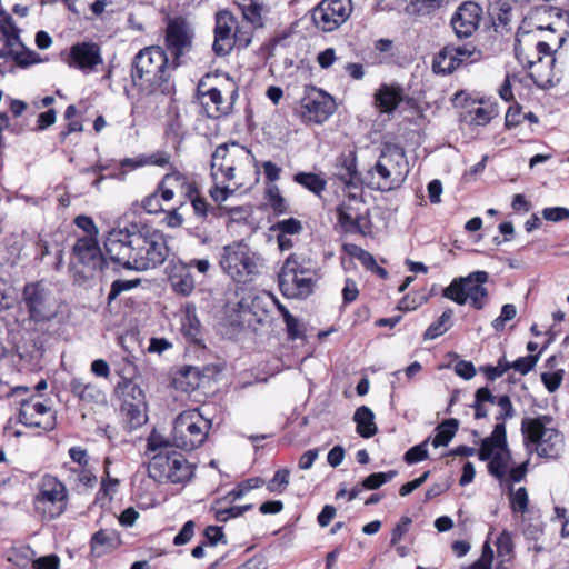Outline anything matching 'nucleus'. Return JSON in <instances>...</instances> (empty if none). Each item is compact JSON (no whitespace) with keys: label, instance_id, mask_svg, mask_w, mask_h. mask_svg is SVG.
Here are the masks:
<instances>
[{"label":"nucleus","instance_id":"393cba45","mask_svg":"<svg viewBox=\"0 0 569 569\" xmlns=\"http://www.w3.org/2000/svg\"><path fill=\"white\" fill-rule=\"evenodd\" d=\"M122 543L117 530L100 529L94 532L90 540V550L94 557H101L118 549Z\"/></svg>","mask_w":569,"mask_h":569},{"label":"nucleus","instance_id":"f03ea898","mask_svg":"<svg viewBox=\"0 0 569 569\" xmlns=\"http://www.w3.org/2000/svg\"><path fill=\"white\" fill-rule=\"evenodd\" d=\"M250 158L254 159L250 150L236 142L218 146L211 156L210 176L213 187L210 196L216 202L226 201L233 192L229 183L236 178V170Z\"/></svg>","mask_w":569,"mask_h":569},{"label":"nucleus","instance_id":"de8ad7c7","mask_svg":"<svg viewBox=\"0 0 569 569\" xmlns=\"http://www.w3.org/2000/svg\"><path fill=\"white\" fill-rule=\"evenodd\" d=\"M470 121L476 126L488 124L493 117H496V110L490 106H479L469 111Z\"/></svg>","mask_w":569,"mask_h":569},{"label":"nucleus","instance_id":"5701e85b","mask_svg":"<svg viewBox=\"0 0 569 569\" xmlns=\"http://www.w3.org/2000/svg\"><path fill=\"white\" fill-rule=\"evenodd\" d=\"M481 7L472 1L461 3L451 18V26L459 38L470 37L479 27Z\"/></svg>","mask_w":569,"mask_h":569},{"label":"nucleus","instance_id":"09e8293b","mask_svg":"<svg viewBox=\"0 0 569 569\" xmlns=\"http://www.w3.org/2000/svg\"><path fill=\"white\" fill-rule=\"evenodd\" d=\"M495 405L498 406V413L496 415L497 423H503L506 420L515 416V409L508 396L495 397Z\"/></svg>","mask_w":569,"mask_h":569},{"label":"nucleus","instance_id":"c9c22d12","mask_svg":"<svg viewBox=\"0 0 569 569\" xmlns=\"http://www.w3.org/2000/svg\"><path fill=\"white\" fill-rule=\"evenodd\" d=\"M181 330L186 337L197 340L200 333V321L193 305L187 303L181 316Z\"/></svg>","mask_w":569,"mask_h":569},{"label":"nucleus","instance_id":"ea45409f","mask_svg":"<svg viewBox=\"0 0 569 569\" xmlns=\"http://www.w3.org/2000/svg\"><path fill=\"white\" fill-rule=\"evenodd\" d=\"M452 315L453 312L451 309L445 310L442 315L439 317V319L427 328V330L423 333V339L433 340L442 336L445 332H447L448 329L450 328Z\"/></svg>","mask_w":569,"mask_h":569},{"label":"nucleus","instance_id":"7c9ffc66","mask_svg":"<svg viewBox=\"0 0 569 569\" xmlns=\"http://www.w3.org/2000/svg\"><path fill=\"white\" fill-rule=\"evenodd\" d=\"M525 37H529L528 31L520 29L516 38L515 54L523 68H531L536 62L541 61V59L536 47H533V49H527L528 47L522 44Z\"/></svg>","mask_w":569,"mask_h":569},{"label":"nucleus","instance_id":"1a4fd4ad","mask_svg":"<svg viewBox=\"0 0 569 569\" xmlns=\"http://www.w3.org/2000/svg\"><path fill=\"white\" fill-rule=\"evenodd\" d=\"M211 421L203 417L199 409L182 411L173 422L172 441L174 447L193 450L207 439Z\"/></svg>","mask_w":569,"mask_h":569},{"label":"nucleus","instance_id":"3c124183","mask_svg":"<svg viewBox=\"0 0 569 569\" xmlns=\"http://www.w3.org/2000/svg\"><path fill=\"white\" fill-rule=\"evenodd\" d=\"M529 497L526 488L520 487L510 492V507L512 512L525 513L528 510Z\"/></svg>","mask_w":569,"mask_h":569},{"label":"nucleus","instance_id":"f704fd0d","mask_svg":"<svg viewBox=\"0 0 569 569\" xmlns=\"http://www.w3.org/2000/svg\"><path fill=\"white\" fill-rule=\"evenodd\" d=\"M71 392L82 401H97L102 397L101 390L82 378H73L70 382Z\"/></svg>","mask_w":569,"mask_h":569},{"label":"nucleus","instance_id":"f8f14e48","mask_svg":"<svg viewBox=\"0 0 569 569\" xmlns=\"http://www.w3.org/2000/svg\"><path fill=\"white\" fill-rule=\"evenodd\" d=\"M68 506V490L57 477L44 475L38 483V492L33 498L37 513L44 519L60 517Z\"/></svg>","mask_w":569,"mask_h":569},{"label":"nucleus","instance_id":"13d9d810","mask_svg":"<svg viewBox=\"0 0 569 569\" xmlns=\"http://www.w3.org/2000/svg\"><path fill=\"white\" fill-rule=\"evenodd\" d=\"M539 359L538 355L520 357L516 361L510 362V369H515L521 375H527L537 365Z\"/></svg>","mask_w":569,"mask_h":569},{"label":"nucleus","instance_id":"58836bf2","mask_svg":"<svg viewBox=\"0 0 569 569\" xmlns=\"http://www.w3.org/2000/svg\"><path fill=\"white\" fill-rule=\"evenodd\" d=\"M120 410L129 423L130 429H137L147 421L146 402L121 406Z\"/></svg>","mask_w":569,"mask_h":569},{"label":"nucleus","instance_id":"bf43d9fd","mask_svg":"<svg viewBox=\"0 0 569 569\" xmlns=\"http://www.w3.org/2000/svg\"><path fill=\"white\" fill-rule=\"evenodd\" d=\"M252 505L234 506L226 509L217 510L216 519L220 522H224L231 518L242 516L246 511L250 510Z\"/></svg>","mask_w":569,"mask_h":569},{"label":"nucleus","instance_id":"052dcab7","mask_svg":"<svg viewBox=\"0 0 569 569\" xmlns=\"http://www.w3.org/2000/svg\"><path fill=\"white\" fill-rule=\"evenodd\" d=\"M170 162V154L166 151H156L151 154H141L140 164L166 167Z\"/></svg>","mask_w":569,"mask_h":569},{"label":"nucleus","instance_id":"79ce46f5","mask_svg":"<svg viewBox=\"0 0 569 569\" xmlns=\"http://www.w3.org/2000/svg\"><path fill=\"white\" fill-rule=\"evenodd\" d=\"M36 552L28 546L14 548L10 551L8 560L19 569H26L34 559Z\"/></svg>","mask_w":569,"mask_h":569},{"label":"nucleus","instance_id":"aec40b11","mask_svg":"<svg viewBox=\"0 0 569 569\" xmlns=\"http://www.w3.org/2000/svg\"><path fill=\"white\" fill-rule=\"evenodd\" d=\"M19 420L28 427L39 428L44 431L53 430L56 427V415L52 409L32 399L21 402Z\"/></svg>","mask_w":569,"mask_h":569},{"label":"nucleus","instance_id":"e433bc0d","mask_svg":"<svg viewBox=\"0 0 569 569\" xmlns=\"http://www.w3.org/2000/svg\"><path fill=\"white\" fill-rule=\"evenodd\" d=\"M201 381L200 372L197 368L189 367L181 370L173 379L176 389L183 392H191L196 390Z\"/></svg>","mask_w":569,"mask_h":569},{"label":"nucleus","instance_id":"603ef678","mask_svg":"<svg viewBox=\"0 0 569 569\" xmlns=\"http://www.w3.org/2000/svg\"><path fill=\"white\" fill-rule=\"evenodd\" d=\"M430 441V438H427L419 445L413 446L405 453V461L409 465H413L420 461H423L428 458V449L427 446Z\"/></svg>","mask_w":569,"mask_h":569},{"label":"nucleus","instance_id":"9d476101","mask_svg":"<svg viewBox=\"0 0 569 569\" xmlns=\"http://www.w3.org/2000/svg\"><path fill=\"white\" fill-rule=\"evenodd\" d=\"M489 274L486 271H473L467 277L455 278L442 291V296L457 305L470 303L477 310L483 309L488 300L485 283Z\"/></svg>","mask_w":569,"mask_h":569},{"label":"nucleus","instance_id":"4d7b16f0","mask_svg":"<svg viewBox=\"0 0 569 569\" xmlns=\"http://www.w3.org/2000/svg\"><path fill=\"white\" fill-rule=\"evenodd\" d=\"M161 201H163L161 192L157 190L156 192L147 196L142 200L141 206L147 213L154 214L163 211Z\"/></svg>","mask_w":569,"mask_h":569},{"label":"nucleus","instance_id":"2eb2a0df","mask_svg":"<svg viewBox=\"0 0 569 569\" xmlns=\"http://www.w3.org/2000/svg\"><path fill=\"white\" fill-rule=\"evenodd\" d=\"M238 96L237 83L228 77L220 87H212L200 92V100L207 116L218 119L231 113Z\"/></svg>","mask_w":569,"mask_h":569},{"label":"nucleus","instance_id":"9b49d317","mask_svg":"<svg viewBox=\"0 0 569 569\" xmlns=\"http://www.w3.org/2000/svg\"><path fill=\"white\" fill-rule=\"evenodd\" d=\"M148 476L158 483H186L193 476V467L178 451L150 456Z\"/></svg>","mask_w":569,"mask_h":569},{"label":"nucleus","instance_id":"39448f33","mask_svg":"<svg viewBox=\"0 0 569 569\" xmlns=\"http://www.w3.org/2000/svg\"><path fill=\"white\" fill-rule=\"evenodd\" d=\"M370 186L380 191L399 188L409 173V162L405 150L391 143H386L375 167L368 172Z\"/></svg>","mask_w":569,"mask_h":569},{"label":"nucleus","instance_id":"bb28decb","mask_svg":"<svg viewBox=\"0 0 569 569\" xmlns=\"http://www.w3.org/2000/svg\"><path fill=\"white\" fill-rule=\"evenodd\" d=\"M20 32L4 34V47L0 50V57H10L19 66H28L32 63L31 52L23 51V46L20 40Z\"/></svg>","mask_w":569,"mask_h":569},{"label":"nucleus","instance_id":"c03bdc74","mask_svg":"<svg viewBox=\"0 0 569 569\" xmlns=\"http://www.w3.org/2000/svg\"><path fill=\"white\" fill-rule=\"evenodd\" d=\"M447 0H411L406 10L410 14L425 16L440 8Z\"/></svg>","mask_w":569,"mask_h":569},{"label":"nucleus","instance_id":"f3484780","mask_svg":"<svg viewBox=\"0 0 569 569\" xmlns=\"http://www.w3.org/2000/svg\"><path fill=\"white\" fill-rule=\"evenodd\" d=\"M22 299L33 321H48L54 317L56 310L50 292L42 282L27 283L22 291Z\"/></svg>","mask_w":569,"mask_h":569},{"label":"nucleus","instance_id":"c85d7f7f","mask_svg":"<svg viewBox=\"0 0 569 569\" xmlns=\"http://www.w3.org/2000/svg\"><path fill=\"white\" fill-rule=\"evenodd\" d=\"M238 4L248 23L253 28L263 26V17L268 12L264 0H240Z\"/></svg>","mask_w":569,"mask_h":569},{"label":"nucleus","instance_id":"2f4dec72","mask_svg":"<svg viewBox=\"0 0 569 569\" xmlns=\"http://www.w3.org/2000/svg\"><path fill=\"white\" fill-rule=\"evenodd\" d=\"M353 420L357 423V432L363 438L373 437L378 428L375 423V415L367 406L359 407L353 416Z\"/></svg>","mask_w":569,"mask_h":569},{"label":"nucleus","instance_id":"4468645a","mask_svg":"<svg viewBox=\"0 0 569 569\" xmlns=\"http://www.w3.org/2000/svg\"><path fill=\"white\" fill-rule=\"evenodd\" d=\"M103 256L94 237H80L72 247L71 266L76 276L82 279L92 277L93 273L102 269Z\"/></svg>","mask_w":569,"mask_h":569},{"label":"nucleus","instance_id":"a18cd8bd","mask_svg":"<svg viewBox=\"0 0 569 569\" xmlns=\"http://www.w3.org/2000/svg\"><path fill=\"white\" fill-rule=\"evenodd\" d=\"M486 403L495 405V396H492L488 388H480L476 391V402L473 406L475 417L477 419L487 417L488 409L486 408Z\"/></svg>","mask_w":569,"mask_h":569},{"label":"nucleus","instance_id":"c756f323","mask_svg":"<svg viewBox=\"0 0 569 569\" xmlns=\"http://www.w3.org/2000/svg\"><path fill=\"white\" fill-rule=\"evenodd\" d=\"M401 100L402 96L400 88L383 84L375 93L376 106L380 109L381 112H392Z\"/></svg>","mask_w":569,"mask_h":569},{"label":"nucleus","instance_id":"20e7f679","mask_svg":"<svg viewBox=\"0 0 569 569\" xmlns=\"http://www.w3.org/2000/svg\"><path fill=\"white\" fill-rule=\"evenodd\" d=\"M521 431L527 447L539 457L557 458L565 446L563 436L549 415L523 418Z\"/></svg>","mask_w":569,"mask_h":569},{"label":"nucleus","instance_id":"a19ab883","mask_svg":"<svg viewBox=\"0 0 569 569\" xmlns=\"http://www.w3.org/2000/svg\"><path fill=\"white\" fill-rule=\"evenodd\" d=\"M293 180L313 192L320 194L326 189V181L316 173L299 172L295 174Z\"/></svg>","mask_w":569,"mask_h":569},{"label":"nucleus","instance_id":"338daca9","mask_svg":"<svg viewBox=\"0 0 569 569\" xmlns=\"http://www.w3.org/2000/svg\"><path fill=\"white\" fill-rule=\"evenodd\" d=\"M493 559V551L488 545L485 543L481 557L470 567V569H491V563Z\"/></svg>","mask_w":569,"mask_h":569},{"label":"nucleus","instance_id":"cd10ccee","mask_svg":"<svg viewBox=\"0 0 569 569\" xmlns=\"http://www.w3.org/2000/svg\"><path fill=\"white\" fill-rule=\"evenodd\" d=\"M114 392L121 400V406L146 402L142 389L134 381L127 378H122L117 383Z\"/></svg>","mask_w":569,"mask_h":569},{"label":"nucleus","instance_id":"0eeeda50","mask_svg":"<svg viewBox=\"0 0 569 569\" xmlns=\"http://www.w3.org/2000/svg\"><path fill=\"white\" fill-rule=\"evenodd\" d=\"M278 278L280 291L287 298L303 299L313 291L315 271L297 254L286 259Z\"/></svg>","mask_w":569,"mask_h":569},{"label":"nucleus","instance_id":"a878e982","mask_svg":"<svg viewBox=\"0 0 569 569\" xmlns=\"http://www.w3.org/2000/svg\"><path fill=\"white\" fill-rule=\"evenodd\" d=\"M169 280L173 291L181 296H189L194 290V279L186 262L172 264Z\"/></svg>","mask_w":569,"mask_h":569},{"label":"nucleus","instance_id":"412c9836","mask_svg":"<svg viewBox=\"0 0 569 569\" xmlns=\"http://www.w3.org/2000/svg\"><path fill=\"white\" fill-rule=\"evenodd\" d=\"M192 38V30L183 19H174L168 22L166 29V46L174 57V60H178L181 56L190 51Z\"/></svg>","mask_w":569,"mask_h":569},{"label":"nucleus","instance_id":"72a5a7b5","mask_svg":"<svg viewBox=\"0 0 569 569\" xmlns=\"http://www.w3.org/2000/svg\"><path fill=\"white\" fill-rule=\"evenodd\" d=\"M546 30L553 32V29L551 26H548ZM545 31V28L539 26L533 30H529V37H525L522 40V44H526L528 47L527 49H536L538 50V53L540 56V59H542L543 56H550L552 50V47L548 40L542 39L541 33Z\"/></svg>","mask_w":569,"mask_h":569},{"label":"nucleus","instance_id":"37998d69","mask_svg":"<svg viewBox=\"0 0 569 569\" xmlns=\"http://www.w3.org/2000/svg\"><path fill=\"white\" fill-rule=\"evenodd\" d=\"M173 442L170 443L168 439L157 432H152L147 440V452L151 456L154 453L174 452Z\"/></svg>","mask_w":569,"mask_h":569},{"label":"nucleus","instance_id":"473e14b6","mask_svg":"<svg viewBox=\"0 0 569 569\" xmlns=\"http://www.w3.org/2000/svg\"><path fill=\"white\" fill-rule=\"evenodd\" d=\"M457 53L451 46H446L433 59L432 69L436 73L448 74L460 67Z\"/></svg>","mask_w":569,"mask_h":569},{"label":"nucleus","instance_id":"0e129e2a","mask_svg":"<svg viewBox=\"0 0 569 569\" xmlns=\"http://www.w3.org/2000/svg\"><path fill=\"white\" fill-rule=\"evenodd\" d=\"M337 213H338V221L345 231H347L350 226H353L355 218L357 217V213L353 212L349 206H347L346 203H342L337 209Z\"/></svg>","mask_w":569,"mask_h":569},{"label":"nucleus","instance_id":"8fccbe9b","mask_svg":"<svg viewBox=\"0 0 569 569\" xmlns=\"http://www.w3.org/2000/svg\"><path fill=\"white\" fill-rule=\"evenodd\" d=\"M396 476L397 471L371 473L362 481V487L367 490H375L392 480Z\"/></svg>","mask_w":569,"mask_h":569},{"label":"nucleus","instance_id":"4be33fe9","mask_svg":"<svg viewBox=\"0 0 569 569\" xmlns=\"http://www.w3.org/2000/svg\"><path fill=\"white\" fill-rule=\"evenodd\" d=\"M103 62L101 47L96 42L76 43L70 48L69 66L91 73Z\"/></svg>","mask_w":569,"mask_h":569},{"label":"nucleus","instance_id":"f257e3e1","mask_svg":"<svg viewBox=\"0 0 569 569\" xmlns=\"http://www.w3.org/2000/svg\"><path fill=\"white\" fill-rule=\"evenodd\" d=\"M110 260L128 270L146 271L162 264L169 253L164 234L150 226L111 230L104 241Z\"/></svg>","mask_w":569,"mask_h":569},{"label":"nucleus","instance_id":"864d4df0","mask_svg":"<svg viewBox=\"0 0 569 569\" xmlns=\"http://www.w3.org/2000/svg\"><path fill=\"white\" fill-rule=\"evenodd\" d=\"M512 547L511 535L503 530L497 539V551L501 561H507L511 558Z\"/></svg>","mask_w":569,"mask_h":569},{"label":"nucleus","instance_id":"dca6fc26","mask_svg":"<svg viewBox=\"0 0 569 569\" xmlns=\"http://www.w3.org/2000/svg\"><path fill=\"white\" fill-rule=\"evenodd\" d=\"M352 0H321L312 10L315 26L323 31L331 32L340 28L351 16Z\"/></svg>","mask_w":569,"mask_h":569},{"label":"nucleus","instance_id":"6ab92c4d","mask_svg":"<svg viewBox=\"0 0 569 569\" xmlns=\"http://www.w3.org/2000/svg\"><path fill=\"white\" fill-rule=\"evenodd\" d=\"M273 296L267 292L260 295H248L239 302L240 318L252 330L269 319V307L272 305Z\"/></svg>","mask_w":569,"mask_h":569},{"label":"nucleus","instance_id":"49530a36","mask_svg":"<svg viewBox=\"0 0 569 569\" xmlns=\"http://www.w3.org/2000/svg\"><path fill=\"white\" fill-rule=\"evenodd\" d=\"M290 471L289 469H279L276 471L271 480L267 482L269 492L282 493L289 485Z\"/></svg>","mask_w":569,"mask_h":569},{"label":"nucleus","instance_id":"423d86ee","mask_svg":"<svg viewBox=\"0 0 569 569\" xmlns=\"http://www.w3.org/2000/svg\"><path fill=\"white\" fill-rule=\"evenodd\" d=\"M261 258L247 243L234 241L222 248L219 266L222 271L238 283H247L259 274Z\"/></svg>","mask_w":569,"mask_h":569},{"label":"nucleus","instance_id":"774afa93","mask_svg":"<svg viewBox=\"0 0 569 569\" xmlns=\"http://www.w3.org/2000/svg\"><path fill=\"white\" fill-rule=\"evenodd\" d=\"M59 565L60 560L56 555L40 557L32 561L33 569H59Z\"/></svg>","mask_w":569,"mask_h":569},{"label":"nucleus","instance_id":"5fc2aeb1","mask_svg":"<svg viewBox=\"0 0 569 569\" xmlns=\"http://www.w3.org/2000/svg\"><path fill=\"white\" fill-rule=\"evenodd\" d=\"M565 371L562 369H558L555 371H548L541 373V381L549 392H555L561 385L563 380Z\"/></svg>","mask_w":569,"mask_h":569},{"label":"nucleus","instance_id":"ddd939ff","mask_svg":"<svg viewBox=\"0 0 569 569\" xmlns=\"http://www.w3.org/2000/svg\"><path fill=\"white\" fill-rule=\"evenodd\" d=\"M479 458L489 461L488 470L491 476L500 481L507 478L511 455L507 446L503 423H496L491 436L482 440Z\"/></svg>","mask_w":569,"mask_h":569},{"label":"nucleus","instance_id":"4c0bfd02","mask_svg":"<svg viewBox=\"0 0 569 569\" xmlns=\"http://www.w3.org/2000/svg\"><path fill=\"white\" fill-rule=\"evenodd\" d=\"M458 427L457 419L451 418L442 421L435 430L436 435L432 439V446L435 448L448 446L458 431Z\"/></svg>","mask_w":569,"mask_h":569},{"label":"nucleus","instance_id":"6e6d98bb","mask_svg":"<svg viewBox=\"0 0 569 569\" xmlns=\"http://www.w3.org/2000/svg\"><path fill=\"white\" fill-rule=\"evenodd\" d=\"M517 315V308L512 303H506L501 308V313L498 318L492 321V327L497 331L505 329V323L513 319Z\"/></svg>","mask_w":569,"mask_h":569},{"label":"nucleus","instance_id":"6e6552de","mask_svg":"<svg viewBox=\"0 0 569 569\" xmlns=\"http://www.w3.org/2000/svg\"><path fill=\"white\" fill-rule=\"evenodd\" d=\"M252 40V29L240 24L229 11H219L216 14L213 52L219 57L228 56L236 46L247 48Z\"/></svg>","mask_w":569,"mask_h":569},{"label":"nucleus","instance_id":"69168bd1","mask_svg":"<svg viewBox=\"0 0 569 569\" xmlns=\"http://www.w3.org/2000/svg\"><path fill=\"white\" fill-rule=\"evenodd\" d=\"M542 217L552 222H559L569 219V209L565 207H551L542 210Z\"/></svg>","mask_w":569,"mask_h":569},{"label":"nucleus","instance_id":"b1692460","mask_svg":"<svg viewBox=\"0 0 569 569\" xmlns=\"http://www.w3.org/2000/svg\"><path fill=\"white\" fill-rule=\"evenodd\" d=\"M196 183L190 181L187 176L174 170L167 173L158 186V191L161 192L163 201L168 202L174 198V192L178 191L182 196L190 194Z\"/></svg>","mask_w":569,"mask_h":569},{"label":"nucleus","instance_id":"a211bd4d","mask_svg":"<svg viewBox=\"0 0 569 569\" xmlns=\"http://www.w3.org/2000/svg\"><path fill=\"white\" fill-rule=\"evenodd\" d=\"M301 116L306 121L322 123L336 110L335 100L322 90L310 88L300 102Z\"/></svg>","mask_w":569,"mask_h":569},{"label":"nucleus","instance_id":"7ed1b4c3","mask_svg":"<svg viewBox=\"0 0 569 569\" xmlns=\"http://www.w3.org/2000/svg\"><path fill=\"white\" fill-rule=\"evenodd\" d=\"M170 66L166 51L159 46L140 50L132 62L131 79L144 93H151L168 82Z\"/></svg>","mask_w":569,"mask_h":569},{"label":"nucleus","instance_id":"680f3d73","mask_svg":"<svg viewBox=\"0 0 569 569\" xmlns=\"http://www.w3.org/2000/svg\"><path fill=\"white\" fill-rule=\"evenodd\" d=\"M139 280H121L118 279L112 282L111 289L108 296L109 301L116 299L121 292L128 291L134 287H137Z\"/></svg>","mask_w":569,"mask_h":569},{"label":"nucleus","instance_id":"e2e57ef3","mask_svg":"<svg viewBox=\"0 0 569 569\" xmlns=\"http://www.w3.org/2000/svg\"><path fill=\"white\" fill-rule=\"evenodd\" d=\"M277 230L280 231L279 234H297L301 231L302 226L301 222L295 218H288L284 220H281L276 226Z\"/></svg>","mask_w":569,"mask_h":569}]
</instances>
